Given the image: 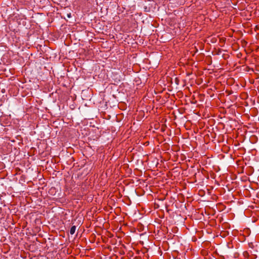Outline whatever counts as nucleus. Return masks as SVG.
<instances>
[{"mask_svg": "<svg viewBox=\"0 0 259 259\" xmlns=\"http://www.w3.org/2000/svg\"><path fill=\"white\" fill-rule=\"evenodd\" d=\"M68 17H70V14L68 15Z\"/></svg>", "mask_w": 259, "mask_h": 259, "instance_id": "obj_2", "label": "nucleus"}, {"mask_svg": "<svg viewBox=\"0 0 259 259\" xmlns=\"http://www.w3.org/2000/svg\"><path fill=\"white\" fill-rule=\"evenodd\" d=\"M76 230V226H73L71 227L70 230V233L71 235H73L74 234Z\"/></svg>", "mask_w": 259, "mask_h": 259, "instance_id": "obj_1", "label": "nucleus"}]
</instances>
